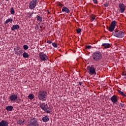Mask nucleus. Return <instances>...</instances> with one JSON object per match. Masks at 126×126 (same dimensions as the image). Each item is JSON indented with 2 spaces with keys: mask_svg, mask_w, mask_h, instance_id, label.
<instances>
[{
  "mask_svg": "<svg viewBox=\"0 0 126 126\" xmlns=\"http://www.w3.org/2000/svg\"><path fill=\"white\" fill-rule=\"evenodd\" d=\"M39 57L41 61H48L49 60V58H48V56L46 55V54L44 53H40L39 55Z\"/></svg>",
  "mask_w": 126,
  "mask_h": 126,
  "instance_id": "obj_8",
  "label": "nucleus"
},
{
  "mask_svg": "<svg viewBox=\"0 0 126 126\" xmlns=\"http://www.w3.org/2000/svg\"><path fill=\"white\" fill-rule=\"evenodd\" d=\"M95 20V16L94 15H92L91 16V20Z\"/></svg>",
  "mask_w": 126,
  "mask_h": 126,
  "instance_id": "obj_29",
  "label": "nucleus"
},
{
  "mask_svg": "<svg viewBox=\"0 0 126 126\" xmlns=\"http://www.w3.org/2000/svg\"><path fill=\"white\" fill-rule=\"evenodd\" d=\"M23 48L24 49V50H28V46H27V45H24L23 46Z\"/></svg>",
  "mask_w": 126,
  "mask_h": 126,
  "instance_id": "obj_30",
  "label": "nucleus"
},
{
  "mask_svg": "<svg viewBox=\"0 0 126 126\" xmlns=\"http://www.w3.org/2000/svg\"><path fill=\"white\" fill-rule=\"evenodd\" d=\"M0 126H8V123L5 120H2L0 122Z\"/></svg>",
  "mask_w": 126,
  "mask_h": 126,
  "instance_id": "obj_13",
  "label": "nucleus"
},
{
  "mask_svg": "<svg viewBox=\"0 0 126 126\" xmlns=\"http://www.w3.org/2000/svg\"><path fill=\"white\" fill-rule=\"evenodd\" d=\"M92 48L93 47H92V46L91 45H87L86 46L85 49H86V50H89L90 49H92Z\"/></svg>",
  "mask_w": 126,
  "mask_h": 126,
  "instance_id": "obj_27",
  "label": "nucleus"
},
{
  "mask_svg": "<svg viewBox=\"0 0 126 126\" xmlns=\"http://www.w3.org/2000/svg\"><path fill=\"white\" fill-rule=\"evenodd\" d=\"M28 98L29 99H30V100H32V99H34V94H29L28 96Z\"/></svg>",
  "mask_w": 126,
  "mask_h": 126,
  "instance_id": "obj_24",
  "label": "nucleus"
},
{
  "mask_svg": "<svg viewBox=\"0 0 126 126\" xmlns=\"http://www.w3.org/2000/svg\"><path fill=\"white\" fill-rule=\"evenodd\" d=\"M102 47H104V49H109L111 47V44L109 43H102Z\"/></svg>",
  "mask_w": 126,
  "mask_h": 126,
  "instance_id": "obj_15",
  "label": "nucleus"
},
{
  "mask_svg": "<svg viewBox=\"0 0 126 126\" xmlns=\"http://www.w3.org/2000/svg\"><path fill=\"white\" fill-rule=\"evenodd\" d=\"M23 58H29V56L28 55V53H27L25 52L23 54Z\"/></svg>",
  "mask_w": 126,
  "mask_h": 126,
  "instance_id": "obj_23",
  "label": "nucleus"
},
{
  "mask_svg": "<svg viewBox=\"0 0 126 126\" xmlns=\"http://www.w3.org/2000/svg\"><path fill=\"white\" fill-rule=\"evenodd\" d=\"M19 28H20V27H19V25H14L11 27V30H12V31H14V30H18V29H19Z\"/></svg>",
  "mask_w": 126,
  "mask_h": 126,
  "instance_id": "obj_12",
  "label": "nucleus"
},
{
  "mask_svg": "<svg viewBox=\"0 0 126 126\" xmlns=\"http://www.w3.org/2000/svg\"><path fill=\"white\" fill-rule=\"evenodd\" d=\"M117 91L120 95H122V96H123V97H126V95L125 94V93H124V92H122L120 90H118Z\"/></svg>",
  "mask_w": 126,
  "mask_h": 126,
  "instance_id": "obj_21",
  "label": "nucleus"
},
{
  "mask_svg": "<svg viewBox=\"0 0 126 126\" xmlns=\"http://www.w3.org/2000/svg\"><path fill=\"white\" fill-rule=\"evenodd\" d=\"M87 70H89V73L91 75L96 74L95 69L93 66H88Z\"/></svg>",
  "mask_w": 126,
  "mask_h": 126,
  "instance_id": "obj_7",
  "label": "nucleus"
},
{
  "mask_svg": "<svg viewBox=\"0 0 126 126\" xmlns=\"http://www.w3.org/2000/svg\"><path fill=\"white\" fill-rule=\"evenodd\" d=\"M12 21V19L10 18L8 19L4 23V24H7L9 22H11Z\"/></svg>",
  "mask_w": 126,
  "mask_h": 126,
  "instance_id": "obj_26",
  "label": "nucleus"
},
{
  "mask_svg": "<svg viewBox=\"0 0 126 126\" xmlns=\"http://www.w3.org/2000/svg\"><path fill=\"white\" fill-rule=\"evenodd\" d=\"M39 107L40 109H42L44 112L47 113V114H51V111L50 110V107H48V104L46 103H43L40 104Z\"/></svg>",
  "mask_w": 126,
  "mask_h": 126,
  "instance_id": "obj_4",
  "label": "nucleus"
},
{
  "mask_svg": "<svg viewBox=\"0 0 126 126\" xmlns=\"http://www.w3.org/2000/svg\"><path fill=\"white\" fill-rule=\"evenodd\" d=\"M93 2H94V3H95V4H97V3H98V0H93Z\"/></svg>",
  "mask_w": 126,
  "mask_h": 126,
  "instance_id": "obj_32",
  "label": "nucleus"
},
{
  "mask_svg": "<svg viewBox=\"0 0 126 126\" xmlns=\"http://www.w3.org/2000/svg\"><path fill=\"white\" fill-rule=\"evenodd\" d=\"M52 46L54 47V48H58V45H57V43L55 42L52 43Z\"/></svg>",
  "mask_w": 126,
  "mask_h": 126,
  "instance_id": "obj_28",
  "label": "nucleus"
},
{
  "mask_svg": "<svg viewBox=\"0 0 126 126\" xmlns=\"http://www.w3.org/2000/svg\"><path fill=\"white\" fill-rule=\"evenodd\" d=\"M112 34L113 36L117 38H123V37H125V32L118 30H115Z\"/></svg>",
  "mask_w": 126,
  "mask_h": 126,
  "instance_id": "obj_3",
  "label": "nucleus"
},
{
  "mask_svg": "<svg viewBox=\"0 0 126 126\" xmlns=\"http://www.w3.org/2000/svg\"><path fill=\"white\" fill-rule=\"evenodd\" d=\"M47 95H48L47 91L40 90L38 93L37 97L40 101H46L47 100Z\"/></svg>",
  "mask_w": 126,
  "mask_h": 126,
  "instance_id": "obj_1",
  "label": "nucleus"
},
{
  "mask_svg": "<svg viewBox=\"0 0 126 126\" xmlns=\"http://www.w3.org/2000/svg\"><path fill=\"white\" fill-rule=\"evenodd\" d=\"M13 109V106H6V110L8 112H10V111H12Z\"/></svg>",
  "mask_w": 126,
  "mask_h": 126,
  "instance_id": "obj_18",
  "label": "nucleus"
},
{
  "mask_svg": "<svg viewBox=\"0 0 126 126\" xmlns=\"http://www.w3.org/2000/svg\"><path fill=\"white\" fill-rule=\"evenodd\" d=\"M48 14H50V12H48Z\"/></svg>",
  "mask_w": 126,
  "mask_h": 126,
  "instance_id": "obj_39",
  "label": "nucleus"
},
{
  "mask_svg": "<svg viewBox=\"0 0 126 126\" xmlns=\"http://www.w3.org/2000/svg\"><path fill=\"white\" fill-rule=\"evenodd\" d=\"M36 19L37 21H40V22H42V21H43V18L39 15L36 16Z\"/></svg>",
  "mask_w": 126,
  "mask_h": 126,
  "instance_id": "obj_22",
  "label": "nucleus"
},
{
  "mask_svg": "<svg viewBox=\"0 0 126 126\" xmlns=\"http://www.w3.org/2000/svg\"><path fill=\"white\" fill-rule=\"evenodd\" d=\"M40 28H42V26H40Z\"/></svg>",
  "mask_w": 126,
  "mask_h": 126,
  "instance_id": "obj_40",
  "label": "nucleus"
},
{
  "mask_svg": "<svg viewBox=\"0 0 126 126\" xmlns=\"http://www.w3.org/2000/svg\"><path fill=\"white\" fill-rule=\"evenodd\" d=\"M110 99L113 104H116L118 102V97L116 95H113Z\"/></svg>",
  "mask_w": 126,
  "mask_h": 126,
  "instance_id": "obj_11",
  "label": "nucleus"
},
{
  "mask_svg": "<svg viewBox=\"0 0 126 126\" xmlns=\"http://www.w3.org/2000/svg\"><path fill=\"white\" fill-rule=\"evenodd\" d=\"M15 54L17 55V56H20L21 54H22V51L19 50V49L15 50Z\"/></svg>",
  "mask_w": 126,
  "mask_h": 126,
  "instance_id": "obj_16",
  "label": "nucleus"
},
{
  "mask_svg": "<svg viewBox=\"0 0 126 126\" xmlns=\"http://www.w3.org/2000/svg\"><path fill=\"white\" fill-rule=\"evenodd\" d=\"M50 121V119L48 116H45L42 118V122L44 123H47V122H49Z\"/></svg>",
  "mask_w": 126,
  "mask_h": 126,
  "instance_id": "obj_17",
  "label": "nucleus"
},
{
  "mask_svg": "<svg viewBox=\"0 0 126 126\" xmlns=\"http://www.w3.org/2000/svg\"><path fill=\"white\" fill-rule=\"evenodd\" d=\"M76 31H77V33L78 34H79V33H80V32H81V29H78L76 30Z\"/></svg>",
  "mask_w": 126,
  "mask_h": 126,
  "instance_id": "obj_31",
  "label": "nucleus"
},
{
  "mask_svg": "<svg viewBox=\"0 0 126 126\" xmlns=\"http://www.w3.org/2000/svg\"><path fill=\"white\" fill-rule=\"evenodd\" d=\"M120 104L121 108H124V107H125V104H122V103H120Z\"/></svg>",
  "mask_w": 126,
  "mask_h": 126,
  "instance_id": "obj_34",
  "label": "nucleus"
},
{
  "mask_svg": "<svg viewBox=\"0 0 126 126\" xmlns=\"http://www.w3.org/2000/svg\"><path fill=\"white\" fill-rule=\"evenodd\" d=\"M9 99L10 101L12 102H15L16 100H17V94H11V95L9 97Z\"/></svg>",
  "mask_w": 126,
  "mask_h": 126,
  "instance_id": "obj_10",
  "label": "nucleus"
},
{
  "mask_svg": "<svg viewBox=\"0 0 126 126\" xmlns=\"http://www.w3.org/2000/svg\"><path fill=\"white\" fill-rule=\"evenodd\" d=\"M92 58L95 62L102 60V53L99 51H95L92 54Z\"/></svg>",
  "mask_w": 126,
  "mask_h": 126,
  "instance_id": "obj_2",
  "label": "nucleus"
},
{
  "mask_svg": "<svg viewBox=\"0 0 126 126\" xmlns=\"http://www.w3.org/2000/svg\"><path fill=\"white\" fill-rule=\"evenodd\" d=\"M27 126H39L38 120L35 118H32L30 122L28 123Z\"/></svg>",
  "mask_w": 126,
  "mask_h": 126,
  "instance_id": "obj_5",
  "label": "nucleus"
},
{
  "mask_svg": "<svg viewBox=\"0 0 126 126\" xmlns=\"http://www.w3.org/2000/svg\"><path fill=\"white\" fill-rule=\"evenodd\" d=\"M104 6H105L106 7H107V6H109V5L108 4V3H105L104 4Z\"/></svg>",
  "mask_w": 126,
  "mask_h": 126,
  "instance_id": "obj_35",
  "label": "nucleus"
},
{
  "mask_svg": "<svg viewBox=\"0 0 126 126\" xmlns=\"http://www.w3.org/2000/svg\"><path fill=\"white\" fill-rule=\"evenodd\" d=\"M125 10H126V6L124 3H119V11L121 13H123V12H125Z\"/></svg>",
  "mask_w": 126,
  "mask_h": 126,
  "instance_id": "obj_9",
  "label": "nucleus"
},
{
  "mask_svg": "<svg viewBox=\"0 0 126 126\" xmlns=\"http://www.w3.org/2000/svg\"><path fill=\"white\" fill-rule=\"evenodd\" d=\"M33 14H34V12H32L30 13V16H31V15H33Z\"/></svg>",
  "mask_w": 126,
  "mask_h": 126,
  "instance_id": "obj_37",
  "label": "nucleus"
},
{
  "mask_svg": "<svg viewBox=\"0 0 126 126\" xmlns=\"http://www.w3.org/2000/svg\"><path fill=\"white\" fill-rule=\"evenodd\" d=\"M38 3L37 0H32L29 3V8L30 9H34L36 7V5Z\"/></svg>",
  "mask_w": 126,
  "mask_h": 126,
  "instance_id": "obj_6",
  "label": "nucleus"
},
{
  "mask_svg": "<svg viewBox=\"0 0 126 126\" xmlns=\"http://www.w3.org/2000/svg\"><path fill=\"white\" fill-rule=\"evenodd\" d=\"M117 24V21H113L111 22L110 26L112 27H114V28H116V25Z\"/></svg>",
  "mask_w": 126,
  "mask_h": 126,
  "instance_id": "obj_19",
  "label": "nucleus"
},
{
  "mask_svg": "<svg viewBox=\"0 0 126 126\" xmlns=\"http://www.w3.org/2000/svg\"><path fill=\"white\" fill-rule=\"evenodd\" d=\"M10 12L11 14H14V13H15V11L14 10V8H13V7H11L10 8Z\"/></svg>",
  "mask_w": 126,
  "mask_h": 126,
  "instance_id": "obj_25",
  "label": "nucleus"
},
{
  "mask_svg": "<svg viewBox=\"0 0 126 126\" xmlns=\"http://www.w3.org/2000/svg\"><path fill=\"white\" fill-rule=\"evenodd\" d=\"M7 1L8 0H6Z\"/></svg>",
  "mask_w": 126,
  "mask_h": 126,
  "instance_id": "obj_41",
  "label": "nucleus"
},
{
  "mask_svg": "<svg viewBox=\"0 0 126 126\" xmlns=\"http://www.w3.org/2000/svg\"><path fill=\"white\" fill-rule=\"evenodd\" d=\"M79 85H80V86H81L82 83L81 82H79Z\"/></svg>",
  "mask_w": 126,
  "mask_h": 126,
  "instance_id": "obj_38",
  "label": "nucleus"
},
{
  "mask_svg": "<svg viewBox=\"0 0 126 126\" xmlns=\"http://www.w3.org/2000/svg\"><path fill=\"white\" fill-rule=\"evenodd\" d=\"M47 44H52L53 43V41H51V40H48L47 41Z\"/></svg>",
  "mask_w": 126,
  "mask_h": 126,
  "instance_id": "obj_33",
  "label": "nucleus"
},
{
  "mask_svg": "<svg viewBox=\"0 0 126 126\" xmlns=\"http://www.w3.org/2000/svg\"><path fill=\"white\" fill-rule=\"evenodd\" d=\"M18 124H19L20 125L21 124V121L20 120H19L18 122H17Z\"/></svg>",
  "mask_w": 126,
  "mask_h": 126,
  "instance_id": "obj_36",
  "label": "nucleus"
},
{
  "mask_svg": "<svg viewBox=\"0 0 126 126\" xmlns=\"http://www.w3.org/2000/svg\"><path fill=\"white\" fill-rule=\"evenodd\" d=\"M107 29H108V31H110V32H113L114 31L115 28L114 27H112L110 26V27H107Z\"/></svg>",
  "mask_w": 126,
  "mask_h": 126,
  "instance_id": "obj_20",
  "label": "nucleus"
},
{
  "mask_svg": "<svg viewBox=\"0 0 126 126\" xmlns=\"http://www.w3.org/2000/svg\"><path fill=\"white\" fill-rule=\"evenodd\" d=\"M62 11L63 12H66V13H69L70 12V11L66 7H63L62 8Z\"/></svg>",
  "mask_w": 126,
  "mask_h": 126,
  "instance_id": "obj_14",
  "label": "nucleus"
}]
</instances>
